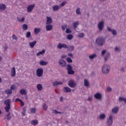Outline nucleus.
I'll use <instances>...</instances> for the list:
<instances>
[{
	"label": "nucleus",
	"instance_id": "nucleus-1",
	"mask_svg": "<svg viewBox=\"0 0 126 126\" xmlns=\"http://www.w3.org/2000/svg\"><path fill=\"white\" fill-rule=\"evenodd\" d=\"M4 105H6V106H5L4 109L5 110H6V112L7 113H8L10 110V108L11 107V105L10 104L11 103V100L9 99H8L3 102Z\"/></svg>",
	"mask_w": 126,
	"mask_h": 126
},
{
	"label": "nucleus",
	"instance_id": "nucleus-2",
	"mask_svg": "<svg viewBox=\"0 0 126 126\" xmlns=\"http://www.w3.org/2000/svg\"><path fill=\"white\" fill-rule=\"evenodd\" d=\"M111 70V67H110L109 65L105 64L103 66L102 68V71L103 73H108L110 70Z\"/></svg>",
	"mask_w": 126,
	"mask_h": 126
},
{
	"label": "nucleus",
	"instance_id": "nucleus-3",
	"mask_svg": "<svg viewBox=\"0 0 126 126\" xmlns=\"http://www.w3.org/2000/svg\"><path fill=\"white\" fill-rule=\"evenodd\" d=\"M96 42L98 45L103 46L105 42V39L102 37H99L96 39Z\"/></svg>",
	"mask_w": 126,
	"mask_h": 126
},
{
	"label": "nucleus",
	"instance_id": "nucleus-4",
	"mask_svg": "<svg viewBox=\"0 0 126 126\" xmlns=\"http://www.w3.org/2000/svg\"><path fill=\"white\" fill-rule=\"evenodd\" d=\"M43 69L42 68H38L36 70V76L38 77H41L43 76Z\"/></svg>",
	"mask_w": 126,
	"mask_h": 126
},
{
	"label": "nucleus",
	"instance_id": "nucleus-5",
	"mask_svg": "<svg viewBox=\"0 0 126 126\" xmlns=\"http://www.w3.org/2000/svg\"><path fill=\"white\" fill-rule=\"evenodd\" d=\"M35 7V4H32L31 5H29L28 6H27V12L31 13L33 10V8Z\"/></svg>",
	"mask_w": 126,
	"mask_h": 126
},
{
	"label": "nucleus",
	"instance_id": "nucleus-6",
	"mask_svg": "<svg viewBox=\"0 0 126 126\" xmlns=\"http://www.w3.org/2000/svg\"><path fill=\"white\" fill-rule=\"evenodd\" d=\"M68 46L67 44L59 43V45H57V48L59 49H62V48L66 49L67 48Z\"/></svg>",
	"mask_w": 126,
	"mask_h": 126
},
{
	"label": "nucleus",
	"instance_id": "nucleus-7",
	"mask_svg": "<svg viewBox=\"0 0 126 126\" xmlns=\"http://www.w3.org/2000/svg\"><path fill=\"white\" fill-rule=\"evenodd\" d=\"M67 67L68 74H74V71L72 70V66H71V65L67 64Z\"/></svg>",
	"mask_w": 126,
	"mask_h": 126
},
{
	"label": "nucleus",
	"instance_id": "nucleus-8",
	"mask_svg": "<svg viewBox=\"0 0 126 126\" xmlns=\"http://www.w3.org/2000/svg\"><path fill=\"white\" fill-rule=\"evenodd\" d=\"M76 83L73 80L69 81L68 82V86H69L71 88H75Z\"/></svg>",
	"mask_w": 126,
	"mask_h": 126
},
{
	"label": "nucleus",
	"instance_id": "nucleus-9",
	"mask_svg": "<svg viewBox=\"0 0 126 126\" xmlns=\"http://www.w3.org/2000/svg\"><path fill=\"white\" fill-rule=\"evenodd\" d=\"M59 63L60 66L62 67H64L66 66V63L63 60H60Z\"/></svg>",
	"mask_w": 126,
	"mask_h": 126
},
{
	"label": "nucleus",
	"instance_id": "nucleus-10",
	"mask_svg": "<svg viewBox=\"0 0 126 126\" xmlns=\"http://www.w3.org/2000/svg\"><path fill=\"white\" fill-rule=\"evenodd\" d=\"M112 123H113V117L112 116H110V117H109L108 120H107V126H111Z\"/></svg>",
	"mask_w": 126,
	"mask_h": 126
},
{
	"label": "nucleus",
	"instance_id": "nucleus-11",
	"mask_svg": "<svg viewBox=\"0 0 126 126\" xmlns=\"http://www.w3.org/2000/svg\"><path fill=\"white\" fill-rule=\"evenodd\" d=\"M10 76H11L12 77H14L15 76H16V68L14 67L12 68Z\"/></svg>",
	"mask_w": 126,
	"mask_h": 126
},
{
	"label": "nucleus",
	"instance_id": "nucleus-12",
	"mask_svg": "<svg viewBox=\"0 0 126 126\" xmlns=\"http://www.w3.org/2000/svg\"><path fill=\"white\" fill-rule=\"evenodd\" d=\"M63 91L64 93H70L71 89L69 88L68 87H64V88H63Z\"/></svg>",
	"mask_w": 126,
	"mask_h": 126
},
{
	"label": "nucleus",
	"instance_id": "nucleus-13",
	"mask_svg": "<svg viewBox=\"0 0 126 126\" xmlns=\"http://www.w3.org/2000/svg\"><path fill=\"white\" fill-rule=\"evenodd\" d=\"M26 37L27 38H30L31 40H33V38L32 37L31 32H27L26 33Z\"/></svg>",
	"mask_w": 126,
	"mask_h": 126
},
{
	"label": "nucleus",
	"instance_id": "nucleus-14",
	"mask_svg": "<svg viewBox=\"0 0 126 126\" xmlns=\"http://www.w3.org/2000/svg\"><path fill=\"white\" fill-rule=\"evenodd\" d=\"M104 27L103 25V22H100L98 24V28L99 30L101 31L103 30Z\"/></svg>",
	"mask_w": 126,
	"mask_h": 126
},
{
	"label": "nucleus",
	"instance_id": "nucleus-15",
	"mask_svg": "<svg viewBox=\"0 0 126 126\" xmlns=\"http://www.w3.org/2000/svg\"><path fill=\"white\" fill-rule=\"evenodd\" d=\"M40 31H41V30L40 28H35L34 29V33L35 35H37Z\"/></svg>",
	"mask_w": 126,
	"mask_h": 126
},
{
	"label": "nucleus",
	"instance_id": "nucleus-16",
	"mask_svg": "<svg viewBox=\"0 0 126 126\" xmlns=\"http://www.w3.org/2000/svg\"><path fill=\"white\" fill-rule=\"evenodd\" d=\"M107 30L109 32H111L112 34L117 35V32L115 30H111V28L107 27Z\"/></svg>",
	"mask_w": 126,
	"mask_h": 126
},
{
	"label": "nucleus",
	"instance_id": "nucleus-17",
	"mask_svg": "<svg viewBox=\"0 0 126 126\" xmlns=\"http://www.w3.org/2000/svg\"><path fill=\"white\" fill-rule=\"evenodd\" d=\"M94 97L97 99L100 100L101 99V94L99 93H97L96 94H95Z\"/></svg>",
	"mask_w": 126,
	"mask_h": 126
},
{
	"label": "nucleus",
	"instance_id": "nucleus-18",
	"mask_svg": "<svg viewBox=\"0 0 126 126\" xmlns=\"http://www.w3.org/2000/svg\"><path fill=\"white\" fill-rule=\"evenodd\" d=\"M52 9L53 11H57V10L60 9V6H58L57 5H54L52 7Z\"/></svg>",
	"mask_w": 126,
	"mask_h": 126
},
{
	"label": "nucleus",
	"instance_id": "nucleus-19",
	"mask_svg": "<svg viewBox=\"0 0 126 126\" xmlns=\"http://www.w3.org/2000/svg\"><path fill=\"white\" fill-rule=\"evenodd\" d=\"M52 20L50 17H47V25L52 24Z\"/></svg>",
	"mask_w": 126,
	"mask_h": 126
},
{
	"label": "nucleus",
	"instance_id": "nucleus-20",
	"mask_svg": "<svg viewBox=\"0 0 126 126\" xmlns=\"http://www.w3.org/2000/svg\"><path fill=\"white\" fill-rule=\"evenodd\" d=\"M37 41H33L32 42L29 43V46H30V47L32 48H33L34 47V46H35V44H36Z\"/></svg>",
	"mask_w": 126,
	"mask_h": 126
},
{
	"label": "nucleus",
	"instance_id": "nucleus-21",
	"mask_svg": "<svg viewBox=\"0 0 126 126\" xmlns=\"http://www.w3.org/2000/svg\"><path fill=\"white\" fill-rule=\"evenodd\" d=\"M6 8V5L4 4H0V10H5Z\"/></svg>",
	"mask_w": 126,
	"mask_h": 126
},
{
	"label": "nucleus",
	"instance_id": "nucleus-22",
	"mask_svg": "<svg viewBox=\"0 0 126 126\" xmlns=\"http://www.w3.org/2000/svg\"><path fill=\"white\" fill-rule=\"evenodd\" d=\"M68 49V51H69V52H72L73 51H74V46H68L67 48Z\"/></svg>",
	"mask_w": 126,
	"mask_h": 126
},
{
	"label": "nucleus",
	"instance_id": "nucleus-23",
	"mask_svg": "<svg viewBox=\"0 0 126 126\" xmlns=\"http://www.w3.org/2000/svg\"><path fill=\"white\" fill-rule=\"evenodd\" d=\"M63 84V82H58L56 81L54 83H53V86H56L57 85H62Z\"/></svg>",
	"mask_w": 126,
	"mask_h": 126
},
{
	"label": "nucleus",
	"instance_id": "nucleus-24",
	"mask_svg": "<svg viewBox=\"0 0 126 126\" xmlns=\"http://www.w3.org/2000/svg\"><path fill=\"white\" fill-rule=\"evenodd\" d=\"M5 94L10 95L11 94H12V90L10 89H7L6 91H5Z\"/></svg>",
	"mask_w": 126,
	"mask_h": 126
},
{
	"label": "nucleus",
	"instance_id": "nucleus-25",
	"mask_svg": "<svg viewBox=\"0 0 126 126\" xmlns=\"http://www.w3.org/2000/svg\"><path fill=\"white\" fill-rule=\"evenodd\" d=\"M84 86L85 87H89L90 84L89 82L88 81V80L85 79L84 80Z\"/></svg>",
	"mask_w": 126,
	"mask_h": 126
},
{
	"label": "nucleus",
	"instance_id": "nucleus-26",
	"mask_svg": "<svg viewBox=\"0 0 126 126\" xmlns=\"http://www.w3.org/2000/svg\"><path fill=\"white\" fill-rule=\"evenodd\" d=\"M20 94L22 95H26L27 92L26 91H25V89H21L20 91Z\"/></svg>",
	"mask_w": 126,
	"mask_h": 126
},
{
	"label": "nucleus",
	"instance_id": "nucleus-27",
	"mask_svg": "<svg viewBox=\"0 0 126 126\" xmlns=\"http://www.w3.org/2000/svg\"><path fill=\"white\" fill-rule=\"evenodd\" d=\"M52 29V25H46V30L47 31H50Z\"/></svg>",
	"mask_w": 126,
	"mask_h": 126
},
{
	"label": "nucleus",
	"instance_id": "nucleus-28",
	"mask_svg": "<svg viewBox=\"0 0 126 126\" xmlns=\"http://www.w3.org/2000/svg\"><path fill=\"white\" fill-rule=\"evenodd\" d=\"M45 53V50H42L40 52H39L38 53H36L37 56H39L41 55H43Z\"/></svg>",
	"mask_w": 126,
	"mask_h": 126
},
{
	"label": "nucleus",
	"instance_id": "nucleus-29",
	"mask_svg": "<svg viewBox=\"0 0 126 126\" xmlns=\"http://www.w3.org/2000/svg\"><path fill=\"white\" fill-rule=\"evenodd\" d=\"M37 89L39 91H40L43 89V87H42L41 84H38L37 85Z\"/></svg>",
	"mask_w": 126,
	"mask_h": 126
},
{
	"label": "nucleus",
	"instance_id": "nucleus-30",
	"mask_svg": "<svg viewBox=\"0 0 126 126\" xmlns=\"http://www.w3.org/2000/svg\"><path fill=\"white\" fill-rule=\"evenodd\" d=\"M118 111H119L118 107H115L113 109H112V112L114 113H118Z\"/></svg>",
	"mask_w": 126,
	"mask_h": 126
},
{
	"label": "nucleus",
	"instance_id": "nucleus-31",
	"mask_svg": "<svg viewBox=\"0 0 126 126\" xmlns=\"http://www.w3.org/2000/svg\"><path fill=\"white\" fill-rule=\"evenodd\" d=\"M96 57V54H93L92 55L89 56V58L90 59V60H93Z\"/></svg>",
	"mask_w": 126,
	"mask_h": 126
},
{
	"label": "nucleus",
	"instance_id": "nucleus-32",
	"mask_svg": "<svg viewBox=\"0 0 126 126\" xmlns=\"http://www.w3.org/2000/svg\"><path fill=\"white\" fill-rule=\"evenodd\" d=\"M47 64V62H44L43 61H41L40 62V65H42V66H45Z\"/></svg>",
	"mask_w": 126,
	"mask_h": 126
},
{
	"label": "nucleus",
	"instance_id": "nucleus-33",
	"mask_svg": "<svg viewBox=\"0 0 126 126\" xmlns=\"http://www.w3.org/2000/svg\"><path fill=\"white\" fill-rule=\"evenodd\" d=\"M31 123L34 126H36V125L38 124V121H37L36 120L32 121Z\"/></svg>",
	"mask_w": 126,
	"mask_h": 126
},
{
	"label": "nucleus",
	"instance_id": "nucleus-34",
	"mask_svg": "<svg viewBox=\"0 0 126 126\" xmlns=\"http://www.w3.org/2000/svg\"><path fill=\"white\" fill-rule=\"evenodd\" d=\"M30 111L32 114H35V112H36V109L35 108H32L30 109Z\"/></svg>",
	"mask_w": 126,
	"mask_h": 126
},
{
	"label": "nucleus",
	"instance_id": "nucleus-35",
	"mask_svg": "<svg viewBox=\"0 0 126 126\" xmlns=\"http://www.w3.org/2000/svg\"><path fill=\"white\" fill-rule=\"evenodd\" d=\"M28 28V26H27V25L23 24V25H22V29H23L24 31L27 30Z\"/></svg>",
	"mask_w": 126,
	"mask_h": 126
},
{
	"label": "nucleus",
	"instance_id": "nucleus-36",
	"mask_svg": "<svg viewBox=\"0 0 126 126\" xmlns=\"http://www.w3.org/2000/svg\"><path fill=\"white\" fill-rule=\"evenodd\" d=\"M10 90H16L17 88L15 85H13L11 86H10Z\"/></svg>",
	"mask_w": 126,
	"mask_h": 126
},
{
	"label": "nucleus",
	"instance_id": "nucleus-37",
	"mask_svg": "<svg viewBox=\"0 0 126 126\" xmlns=\"http://www.w3.org/2000/svg\"><path fill=\"white\" fill-rule=\"evenodd\" d=\"M73 37V36L71 34H68L67 36V39L69 40H72Z\"/></svg>",
	"mask_w": 126,
	"mask_h": 126
},
{
	"label": "nucleus",
	"instance_id": "nucleus-38",
	"mask_svg": "<svg viewBox=\"0 0 126 126\" xmlns=\"http://www.w3.org/2000/svg\"><path fill=\"white\" fill-rule=\"evenodd\" d=\"M79 25V23L78 22H75L73 23V27L75 29H76V26Z\"/></svg>",
	"mask_w": 126,
	"mask_h": 126
},
{
	"label": "nucleus",
	"instance_id": "nucleus-39",
	"mask_svg": "<svg viewBox=\"0 0 126 126\" xmlns=\"http://www.w3.org/2000/svg\"><path fill=\"white\" fill-rule=\"evenodd\" d=\"M119 101H124V102H125V103L126 104V99L124 97H119Z\"/></svg>",
	"mask_w": 126,
	"mask_h": 126
},
{
	"label": "nucleus",
	"instance_id": "nucleus-40",
	"mask_svg": "<svg viewBox=\"0 0 126 126\" xmlns=\"http://www.w3.org/2000/svg\"><path fill=\"white\" fill-rule=\"evenodd\" d=\"M76 13L77 15H80L81 14V12H80V8H77L76 10Z\"/></svg>",
	"mask_w": 126,
	"mask_h": 126
},
{
	"label": "nucleus",
	"instance_id": "nucleus-41",
	"mask_svg": "<svg viewBox=\"0 0 126 126\" xmlns=\"http://www.w3.org/2000/svg\"><path fill=\"white\" fill-rule=\"evenodd\" d=\"M66 4H67V1H64L62 2V3H61V4H60V6L63 7V6H64Z\"/></svg>",
	"mask_w": 126,
	"mask_h": 126
},
{
	"label": "nucleus",
	"instance_id": "nucleus-42",
	"mask_svg": "<svg viewBox=\"0 0 126 126\" xmlns=\"http://www.w3.org/2000/svg\"><path fill=\"white\" fill-rule=\"evenodd\" d=\"M66 60L67 61V62L68 63H72V59H71L70 58H69V57H67V58L66 59Z\"/></svg>",
	"mask_w": 126,
	"mask_h": 126
},
{
	"label": "nucleus",
	"instance_id": "nucleus-43",
	"mask_svg": "<svg viewBox=\"0 0 126 126\" xmlns=\"http://www.w3.org/2000/svg\"><path fill=\"white\" fill-rule=\"evenodd\" d=\"M105 117H106V116L105 115V114H102L100 115V119H101V120L104 119Z\"/></svg>",
	"mask_w": 126,
	"mask_h": 126
},
{
	"label": "nucleus",
	"instance_id": "nucleus-44",
	"mask_svg": "<svg viewBox=\"0 0 126 126\" xmlns=\"http://www.w3.org/2000/svg\"><path fill=\"white\" fill-rule=\"evenodd\" d=\"M78 37L81 38H83L84 37V34L83 33H79V34L78 35Z\"/></svg>",
	"mask_w": 126,
	"mask_h": 126
},
{
	"label": "nucleus",
	"instance_id": "nucleus-45",
	"mask_svg": "<svg viewBox=\"0 0 126 126\" xmlns=\"http://www.w3.org/2000/svg\"><path fill=\"white\" fill-rule=\"evenodd\" d=\"M109 57H110V53H108L107 54L106 56H105V61H106L107 60H108V58H109Z\"/></svg>",
	"mask_w": 126,
	"mask_h": 126
},
{
	"label": "nucleus",
	"instance_id": "nucleus-46",
	"mask_svg": "<svg viewBox=\"0 0 126 126\" xmlns=\"http://www.w3.org/2000/svg\"><path fill=\"white\" fill-rule=\"evenodd\" d=\"M25 20V18L24 17H22V19H18V21L20 22H24Z\"/></svg>",
	"mask_w": 126,
	"mask_h": 126
},
{
	"label": "nucleus",
	"instance_id": "nucleus-47",
	"mask_svg": "<svg viewBox=\"0 0 126 126\" xmlns=\"http://www.w3.org/2000/svg\"><path fill=\"white\" fill-rule=\"evenodd\" d=\"M66 33H70L72 32V31L69 29H66L65 31Z\"/></svg>",
	"mask_w": 126,
	"mask_h": 126
},
{
	"label": "nucleus",
	"instance_id": "nucleus-48",
	"mask_svg": "<svg viewBox=\"0 0 126 126\" xmlns=\"http://www.w3.org/2000/svg\"><path fill=\"white\" fill-rule=\"evenodd\" d=\"M12 37H13V39L15 40H18V38L17 37V36L15 34H13Z\"/></svg>",
	"mask_w": 126,
	"mask_h": 126
},
{
	"label": "nucleus",
	"instance_id": "nucleus-49",
	"mask_svg": "<svg viewBox=\"0 0 126 126\" xmlns=\"http://www.w3.org/2000/svg\"><path fill=\"white\" fill-rule=\"evenodd\" d=\"M21 101H23V100H22L21 99H20L19 98H16L15 100V102H21Z\"/></svg>",
	"mask_w": 126,
	"mask_h": 126
},
{
	"label": "nucleus",
	"instance_id": "nucleus-50",
	"mask_svg": "<svg viewBox=\"0 0 126 126\" xmlns=\"http://www.w3.org/2000/svg\"><path fill=\"white\" fill-rule=\"evenodd\" d=\"M43 109L45 111L47 110V105H46L45 103H44V105H43Z\"/></svg>",
	"mask_w": 126,
	"mask_h": 126
},
{
	"label": "nucleus",
	"instance_id": "nucleus-51",
	"mask_svg": "<svg viewBox=\"0 0 126 126\" xmlns=\"http://www.w3.org/2000/svg\"><path fill=\"white\" fill-rule=\"evenodd\" d=\"M20 105H21V106H24V105H25V103H24V102H23V101H20Z\"/></svg>",
	"mask_w": 126,
	"mask_h": 126
},
{
	"label": "nucleus",
	"instance_id": "nucleus-52",
	"mask_svg": "<svg viewBox=\"0 0 126 126\" xmlns=\"http://www.w3.org/2000/svg\"><path fill=\"white\" fill-rule=\"evenodd\" d=\"M112 89L111 88L108 87L107 88V91L108 92H111Z\"/></svg>",
	"mask_w": 126,
	"mask_h": 126
},
{
	"label": "nucleus",
	"instance_id": "nucleus-53",
	"mask_svg": "<svg viewBox=\"0 0 126 126\" xmlns=\"http://www.w3.org/2000/svg\"><path fill=\"white\" fill-rule=\"evenodd\" d=\"M106 50H103L102 51V53H101V54L102 55H104L105 54H106Z\"/></svg>",
	"mask_w": 126,
	"mask_h": 126
},
{
	"label": "nucleus",
	"instance_id": "nucleus-54",
	"mask_svg": "<svg viewBox=\"0 0 126 126\" xmlns=\"http://www.w3.org/2000/svg\"><path fill=\"white\" fill-rule=\"evenodd\" d=\"M66 28H67V26H62V29H63V31L65 30Z\"/></svg>",
	"mask_w": 126,
	"mask_h": 126
},
{
	"label": "nucleus",
	"instance_id": "nucleus-55",
	"mask_svg": "<svg viewBox=\"0 0 126 126\" xmlns=\"http://www.w3.org/2000/svg\"><path fill=\"white\" fill-rule=\"evenodd\" d=\"M21 113H22V116H25V114H26V111H22Z\"/></svg>",
	"mask_w": 126,
	"mask_h": 126
},
{
	"label": "nucleus",
	"instance_id": "nucleus-56",
	"mask_svg": "<svg viewBox=\"0 0 126 126\" xmlns=\"http://www.w3.org/2000/svg\"><path fill=\"white\" fill-rule=\"evenodd\" d=\"M68 56L71 57V58H73V55L72 54V53L68 54Z\"/></svg>",
	"mask_w": 126,
	"mask_h": 126
},
{
	"label": "nucleus",
	"instance_id": "nucleus-57",
	"mask_svg": "<svg viewBox=\"0 0 126 126\" xmlns=\"http://www.w3.org/2000/svg\"><path fill=\"white\" fill-rule=\"evenodd\" d=\"M115 51H120V49L118 47H115Z\"/></svg>",
	"mask_w": 126,
	"mask_h": 126
},
{
	"label": "nucleus",
	"instance_id": "nucleus-58",
	"mask_svg": "<svg viewBox=\"0 0 126 126\" xmlns=\"http://www.w3.org/2000/svg\"><path fill=\"white\" fill-rule=\"evenodd\" d=\"M63 100V97H61V98H60V101H61V102H62Z\"/></svg>",
	"mask_w": 126,
	"mask_h": 126
},
{
	"label": "nucleus",
	"instance_id": "nucleus-59",
	"mask_svg": "<svg viewBox=\"0 0 126 126\" xmlns=\"http://www.w3.org/2000/svg\"><path fill=\"white\" fill-rule=\"evenodd\" d=\"M58 112H59V111H58L57 110H55L54 111V113L56 114H58Z\"/></svg>",
	"mask_w": 126,
	"mask_h": 126
},
{
	"label": "nucleus",
	"instance_id": "nucleus-60",
	"mask_svg": "<svg viewBox=\"0 0 126 126\" xmlns=\"http://www.w3.org/2000/svg\"><path fill=\"white\" fill-rule=\"evenodd\" d=\"M11 116L7 117V120L8 121H9L10 120H11Z\"/></svg>",
	"mask_w": 126,
	"mask_h": 126
},
{
	"label": "nucleus",
	"instance_id": "nucleus-61",
	"mask_svg": "<svg viewBox=\"0 0 126 126\" xmlns=\"http://www.w3.org/2000/svg\"><path fill=\"white\" fill-rule=\"evenodd\" d=\"M66 58V55H63L62 57H61V59H64Z\"/></svg>",
	"mask_w": 126,
	"mask_h": 126
},
{
	"label": "nucleus",
	"instance_id": "nucleus-62",
	"mask_svg": "<svg viewBox=\"0 0 126 126\" xmlns=\"http://www.w3.org/2000/svg\"><path fill=\"white\" fill-rule=\"evenodd\" d=\"M23 112H26V108H25V107L23 108Z\"/></svg>",
	"mask_w": 126,
	"mask_h": 126
},
{
	"label": "nucleus",
	"instance_id": "nucleus-63",
	"mask_svg": "<svg viewBox=\"0 0 126 126\" xmlns=\"http://www.w3.org/2000/svg\"><path fill=\"white\" fill-rule=\"evenodd\" d=\"M25 99H26V100L28 99V95H25Z\"/></svg>",
	"mask_w": 126,
	"mask_h": 126
},
{
	"label": "nucleus",
	"instance_id": "nucleus-64",
	"mask_svg": "<svg viewBox=\"0 0 126 126\" xmlns=\"http://www.w3.org/2000/svg\"><path fill=\"white\" fill-rule=\"evenodd\" d=\"M91 100H92V97H90L88 98V100L91 101Z\"/></svg>",
	"mask_w": 126,
	"mask_h": 126
}]
</instances>
